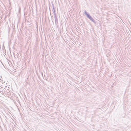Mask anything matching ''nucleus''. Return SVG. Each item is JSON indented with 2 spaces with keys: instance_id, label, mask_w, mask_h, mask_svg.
<instances>
[{
  "instance_id": "20e7f679",
  "label": "nucleus",
  "mask_w": 131,
  "mask_h": 131,
  "mask_svg": "<svg viewBox=\"0 0 131 131\" xmlns=\"http://www.w3.org/2000/svg\"><path fill=\"white\" fill-rule=\"evenodd\" d=\"M53 12L54 13H54H56V12H55V10H54V6L53 5Z\"/></svg>"
},
{
  "instance_id": "7ed1b4c3",
  "label": "nucleus",
  "mask_w": 131,
  "mask_h": 131,
  "mask_svg": "<svg viewBox=\"0 0 131 131\" xmlns=\"http://www.w3.org/2000/svg\"><path fill=\"white\" fill-rule=\"evenodd\" d=\"M84 13L85 14L86 16L87 17H88V16L90 15L88 14L85 10L84 11Z\"/></svg>"
},
{
  "instance_id": "f03ea898",
  "label": "nucleus",
  "mask_w": 131,
  "mask_h": 131,
  "mask_svg": "<svg viewBox=\"0 0 131 131\" xmlns=\"http://www.w3.org/2000/svg\"><path fill=\"white\" fill-rule=\"evenodd\" d=\"M54 18L55 19V24H57V23H58V19H57L56 13H54Z\"/></svg>"
},
{
  "instance_id": "f257e3e1",
  "label": "nucleus",
  "mask_w": 131,
  "mask_h": 131,
  "mask_svg": "<svg viewBox=\"0 0 131 131\" xmlns=\"http://www.w3.org/2000/svg\"><path fill=\"white\" fill-rule=\"evenodd\" d=\"M90 20L92 21L94 23H96L95 21V20L90 15L89 16L87 17Z\"/></svg>"
},
{
  "instance_id": "39448f33",
  "label": "nucleus",
  "mask_w": 131,
  "mask_h": 131,
  "mask_svg": "<svg viewBox=\"0 0 131 131\" xmlns=\"http://www.w3.org/2000/svg\"><path fill=\"white\" fill-rule=\"evenodd\" d=\"M1 89H5V88H4V87H1Z\"/></svg>"
}]
</instances>
